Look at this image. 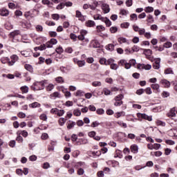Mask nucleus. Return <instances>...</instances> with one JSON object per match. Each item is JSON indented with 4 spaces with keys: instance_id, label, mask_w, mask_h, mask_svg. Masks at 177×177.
I'll list each match as a JSON object with an SVG mask.
<instances>
[{
    "instance_id": "obj_8",
    "label": "nucleus",
    "mask_w": 177,
    "mask_h": 177,
    "mask_svg": "<svg viewBox=\"0 0 177 177\" xmlns=\"http://www.w3.org/2000/svg\"><path fill=\"white\" fill-rule=\"evenodd\" d=\"M160 84L163 85L165 88H169V86H171V82L165 79H162Z\"/></svg>"
},
{
    "instance_id": "obj_24",
    "label": "nucleus",
    "mask_w": 177,
    "mask_h": 177,
    "mask_svg": "<svg viewBox=\"0 0 177 177\" xmlns=\"http://www.w3.org/2000/svg\"><path fill=\"white\" fill-rule=\"evenodd\" d=\"M145 12H146V13H151V12H154V8L153 7H146L145 8Z\"/></svg>"
},
{
    "instance_id": "obj_54",
    "label": "nucleus",
    "mask_w": 177,
    "mask_h": 177,
    "mask_svg": "<svg viewBox=\"0 0 177 177\" xmlns=\"http://www.w3.org/2000/svg\"><path fill=\"white\" fill-rule=\"evenodd\" d=\"M169 92H168V91H163L162 93V96L163 97H169Z\"/></svg>"
},
{
    "instance_id": "obj_34",
    "label": "nucleus",
    "mask_w": 177,
    "mask_h": 177,
    "mask_svg": "<svg viewBox=\"0 0 177 177\" xmlns=\"http://www.w3.org/2000/svg\"><path fill=\"white\" fill-rule=\"evenodd\" d=\"M107 50H110L111 52L114 50V44H110L106 46Z\"/></svg>"
},
{
    "instance_id": "obj_17",
    "label": "nucleus",
    "mask_w": 177,
    "mask_h": 177,
    "mask_svg": "<svg viewBox=\"0 0 177 177\" xmlns=\"http://www.w3.org/2000/svg\"><path fill=\"white\" fill-rule=\"evenodd\" d=\"M29 107H31L32 109H37V107H41V104L39 102H33L29 104Z\"/></svg>"
},
{
    "instance_id": "obj_35",
    "label": "nucleus",
    "mask_w": 177,
    "mask_h": 177,
    "mask_svg": "<svg viewBox=\"0 0 177 177\" xmlns=\"http://www.w3.org/2000/svg\"><path fill=\"white\" fill-rule=\"evenodd\" d=\"M110 31H111V34H115V32L117 31H118V28H117L115 26H112L110 28Z\"/></svg>"
},
{
    "instance_id": "obj_9",
    "label": "nucleus",
    "mask_w": 177,
    "mask_h": 177,
    "mask_svg": "<svg viewBox=\"0 0 177 177\" xmlns=\"http://www.w3.org/2000/svg\"><path fill=\"white\" fill-rule=\"evenodd\" d=\"M0 16H3V17L9 16V10L5 8L0 9Z\"/></svg>"
},
{
    "instance_id": "obj_15",
    "label": "nucleus",
    "mask_w": 177,
    "mask_h": 177,
    "mask_svg": "<svg viewBox=\"0 0 177 177\" xmlns=\"http://www.w3.org/2000/svg\"><path fill=\"white\" fill-rule=\"evenodd\" d=\"M74 127H75V122H72L71 120H69L67 122L68 129H71L72 128H74Z\"/></svg>"
},
{
    "instance_id": "obj_63",
    "label": "nucleus",
    "mask_w": 177,
    "mask_h": 177,
    "mask_svg": "<svg viewBox=\"0 0 177 177\" xmlns=\"http://www.w3.org/2000/svg\"><path fill=\"white\" fill-rule=\"evenodd\" d=\"M52 19H53V20H58L59 19V14H53Z\"/></svg>"
},
{
    "instance_id": "obj_25",
    "label": "nucleus",
    "mask_w": 177,
    "mask_h": 177,
    "mask_svg": "<svg viewBox=\"0 0 177 177\" xmlns=\"http://www.w3.org/2000/svg\"><path fill=\"white\" fill-rule=\"evenodd\" d=\"M67 121V119H65L64 118H61L59 120V124L61 127H63L64 124H66V122Z\"/></svg>"
},
{
    "instance_id": "obj_41",
    "label": "nucleus",
    "mask_w": 177,
    "mask_h": 177,
    "mask_svg": "<svg viewBox=\"0 0 177 177\" xmlns=\"http://www.w3.org/2000/svg\"><path fill=\"white\" fill-rule=\"evenodd\" d=\"M54 88H55V85L50 84L47 86L46 91H48V92H50V91H52Z\"/></svg>"
},
{
    "instance_id": "obj_43",
    "label": "nucleus",
    "mask_w": 177,
    "mask_h": 177,
    "mask_svg": "<svg viewBox=\"0 0 177 177\" xmlns=\"http://www.w3.org/2000/svg\"><path fill=\"white\" fill-rule=\"evenodd\" d=\"M103 92L106 96H109V95H110V93H111V91L110 90H109L107 88H104L103 89Z\"/></svg>"
},
{
    "instance_id": "obj_61",
    "label": "nucleus",
    "mask_w": 177,
    "mask_h": 177,
    "mask_svg": "<svg viewBox=\"0 0 177 177\" xmlns=\"http://www.w3.org/2000/svg\"><path fill=\"white\" fill-rule=\"evenodd\" d=\"M30 161H37V156L32 155L29 157Z\"/></svg>"
},
{
    "instance_id": "obj_51",
    "label": "nucleus",
    "mask_w": 177,
    "mask_h": 177,
    "mask_svg": "<svg viewBox=\"0 0 177 177\" xmlns=\"http://www.w3.org/2000/svg\"><path fill=\"white\" fill-rule=\"evenodd\" d=\"M120 26H121L122 28H128V27H129V23L124 22V23L120 25Z\"/></svg>"
},
{
    "instance_id": "obj_56",
    "label": "nucleus",
    "mask_w": 177,
    "mask_h": 177,
    "mask_svg": "<svg viewBox=\"0 0 177 177\" xmlns=\"http://www.w3.org/2000/svg\"><path fill=\"white\" fill-rule=\"evenodd\" d=\"M36 30L38 32H42L44 30V28L41 25L36 26Z\"/></svg>"
},
{
    "instance_id": "obj_18",
    "label": "nucleus",
    "mask_w": 177,
    "mask_h": 177,
    "mask_svg": "<svg viewBox=\"0 0 177 177\" xmlns=\"http://www.w3.org/2000/svg\"><path fill=\"white\" fill-rule=\"evenodd\" d=\"M10 37L15 38L17 35H20V30H15L10 33Z\"/></svg>"
},
{
    "instance_id": "obj_45",
    "label": "nucleus",
    "mask_w": 177,
    "mask_h": 177,
    "mask_svg": "<svg viewBox=\"0 0 177 177\" xmlns=\"http://www.w3.org/2000/svg\"><path fill=\"white\" fill-rule=\"evenodd\" d=\"M165 74H174V71H172V68H168L165 71Z\"/></svg>"
},
{
    "instance_id": "obj_3",
    "label": "nucleus",
    "mask_w": 177,
    "mask_h": 177,
    "mask_svg": "<svg viewBox=\"0 0 177 177\" xmlns=\"http://www.w3.org/2000/svg\"><path fill=\"white\" fill-rule=\"evenodd\" d=\"M89 138H93L95 140H100V137L99 136H96V131H92L88 132Z\"/></svg>"
},
{
    "instance_id": "obj_32",
    "label": "nucleus",
    "mask_w": 177,
    "mask_h": 177,
    "mask_svg": "<svg viewBox=\"0 0 177 177\" xmlns=\"http://www.w3.org/2000/svg\"><path fill=\"white\" fill-rule=\"evenodd\" d=\"M30 23L28 22H21V27H23V28H30Z\"/></svg>"
},
{
    "instance_id": "obj_39",
    "label": "nucleus",
    "mask_w": 177,
    "mask_h": 177,
    "mask_svg": "<svg viewBox=\"0 0 177 177\" xmlns=\"http://www.w3.org/2000/svg\"><path fill=\"white\" fill-rule=\"evenodd\" d=\"M100 64H104L105 66H107V59L106 58L102 57L100 59Z\"/></svg>"
},
{
    "instance_id": "obj_42",
    "label": "nucleus",
    "mask_w": 177,
    "mask_h": 177,
    "mask_svg": "<svg viewBox=\"0 0 177 177\" xmlns=\"http://www.w3.org/2000/svg\"><path fill=\"white\" fill-rule=\"evenodd\" d=\"M119 66H122V67H125V64H127V60L125 59H121L118 62Z\"/></svg>"
},
{
    "instance_id": "obj_19",
    "label": "nucleus",
    "mask_w": 177,
    "mask_h": 177,
    "mask_svg": "<svg viewBox=\"0 0 177 177\" xmlns=\"http://www.w3.org/2000/svg\"><path fill=\"white\" fill-rule=\"evenodd\" d=\"M124 99V95L122 94H119L116 97H115V101L118 102H122V100Z\"/></svg>"
},
{
    "instance_id": "obj_31",
    "label": "nucleus",
    "mask_w": 177,
    "mask_h": 177,
    "mask_svg": "<svg viewBox=\"0 0 177 177\" xmlns=\"http://www.w3.org/2000/svg\"><path fill=\"white\" fill-rule=\"evenodd\" d=\"M91 68L92 70H93L94 71H96L97 70L99 69V64H93L91 66Z\"/></svg>"
},
{
    "instance_id": "obj_60",
    "label": "nucleus",
    "mask_w": 177,
    "mask_h": 177,
    "mask_svg": "<svg viewBox=\"0 0 177 177\" xmlns=\"http://www.w3.org/2000/svg\"><path fill=\"white\" fill-rule=\"evenodd\" d=\"M46 48H53V44L50 41H47L46 44Z\"/></svg>"
},
{
    "instance_id": "obj_37",
    "label": "nucleus",
    "mask_w": 177,
    "mask_h": 177,
    "mask_svg": "<svg viewBox=\"0 0 177 177\" xmlns=\"http://www.w3.org/2000/svg\"><path fill=\"white\" fill-rule=\"evenodd\" d=\"M163 46L168 49L169 48L172 47V43H171L170 41H167L163 44Z\"/></svg>"
},
{
    "instance_id": "obj_53",
    "label": "nucleus",
    "mask_w": 177,
    "mask_h": 177,
    "mask_svg": "<svg viewBox=\"0 0 177 177\" xmlns=\"http://www.w3.org/2000/svg\"><path fill=\"white\" fill-rule=\"evenodd\" d=\"M114 59H109L106 61V66H111V64H113L114 63Z\"/></svg>"
},
{
    "instance_id": "obj_62",
    "label": "nucleus",
    "mask_w": 177,
    "mask_h": 177,
    "mask_svg": "<svg viewBox=\"0 0 177 177\" xmlns=\"http://www.w3.org/2000/svg\"><path fill=\"white\" fill-rule=\"evenodd\" d=\"M10 147H15L16 146V141L15 140H11L9 142Z\"/></svg>"
},
{
    "instance_id": "obj_6",
    "label": "nucleus",
    "mask_w": 177,
    "mask_h": 177,
    "mask_svg": "<svg viewBox=\"0 0 177 177\" xmlns=\"http://www.w3.org/2000/svg\"><path fill=\"white\" fill-rule=\"evenodd\" d=\"M161 62V59L157 58L155 59V62L153 64V68L155 70H158L160 68V63Z\"/></svg>"
},
{
    "instance_id": "obj_20",
    "label": "nucleus",
    "mask_w": 177,
    "mask_h": 177,
    "mask_svg": "<svg viewBox=\"0 0 177 177\" xmlns=\"http://www.w3.org/2000/svg\"><path fill=\"white\" fill-rule=\"evenodd\" d=\"M125 117V113L124 111L117 112L115 113V118H120V117Z\"/></svg>"
},
{
    "instance_id": "obj_40",
    "label": "nucleus",
    "mask_w": 177,
    "mask_h": 177,
    "mask_svg": "<svg viewBox=\"0 0 177 177\" xmlns=\"http://www.w3.org/2000/svg\"><path fill=\"white\" fill-rule=\"evenodd\" d=\"M41 3H43V5H47L48 6H49V5H53L49 0H42Z\"/></svg>"
},
{
    "instance_id": "obj_50",
    "label": "nucleus",
    "mask_w": 177,
    "mask_h": 177,
    "mask_svg": "<svg viewBox=\"0 0 177 177\" xmlns=\"http://www.w3.org/2000/svg\"><path fill=\"white\" fill-rule=\"evenodd\" d=\"M93 86H102V82L95 81L92 83Z\"/></svg>"
},
{
    "instance_id": "obj_46",
    "label": "nucleus",
    "mask_w": 177,
    "mask_h": 177,
    "mask_svg": "<svg viewBox=\"0 0 177 177\" xmlns=\"http://www.w3.org/2000/svg\"><path fill=\"white\" fill-rule=\"evenodd\" d=\"M39 118H40V120H42L43 121H46V120H48V116L46 115V114L43 113V114L40 115Z\"/></svg>"
},
{
    "instance_id": "obj_26",
    "label": "nucleus",
    "mask_w": 177,
    "mask_h": 177,
    "mask_svg": "<svg viewBox=\"0 0 177 177\" xmlns=\"http://www.w3.org/2000/svg\"><path fill=\"white\" fill-rule=\"evenodd\" d=\"M21 91L22 93H28V86H23L21 87Z\"/></svg>"
},
{
    "instance_id": "obj_16",
    "label": "nucleus",
    "mask_w": 177,
    "mask_h": 177,
    "mask_svg": "<svg viewBox=\"0 0 177 177\" xmlns=\"http://www.w3.org/2000/svg\"><path fill=\"white\" fill-rule=\"evenodd\" d=\"M176 109V108H173L170 110V113L167 114V115L169 117H176V113H175Z\"/></svg>"
},
{
    "instance_id": "obj_13",
    "label": "nucleus",
    "mask_w": 177,
    "mask_h": 177,
    "mask_svg": "<svg viewBox=\"0 0 177 177\" xmlns=\"http://www.w3.org/2000/svg\"><path fill=\"white\" fill-rule=\"evenodd\" d=\"M86 27H95V23L93 20H88L85 23Z\"/></svg>"
},
{
    "instance_id": "obj_21",
    "label": "nucleus",
    "mask_w": 177,
    "mask_h": 177,
    "mask_svg": "<svg viewBox=\"0 0 177 177\" xmlns=\"http://www.w3.org/2000/svg\"><path fill=\"white\" fill-rule=\"evenodd\" d=\"M24 67H25L26 70H27V71H29L30 73H32V71H33L32 66H31L28 64H25Z\"/></svg>"
},
{
    "instance_id": "obj_48",
    "label": "nucleus",
    "mask_w": 177,
    "mask_h": 177,
    "mask_svg": "<svg viewBox=\"0 0 177 177\" xmlns=\"http://www.w3.org/2000/svg\"><path fill=\"white\" fill-rule=\"evenodd\" d=\"M48 138H49V136L48 135V133H44L41 134V138L42 139V140H46Z\"/></svg>"
},
{
    "instance_id": "obj_58",
    "label": "nucleus",
    "mask_w": 177,
    "mask_h": 177,
    "mask_svg": "<svg viewBox=\"0 0 177 177\" xmlns=\"http://www.w3.org/2000/svg\"><path fill=\"white\" fill-rule=\"evenodd\" d=\"M157 125H160V127H165V122L161 121V120H157L156 121Z\"/></svg>"
},
{
    "instance_id": "obj_23",
    "label": "nucleus",
    "mask_w": 177,
    "mask_h": 177,
    "mask_svg": "<svg viewBox=\"0 0 177 177\" xmlns=\"http://www.w3.org/2000/svg\"><path fill=\"white\" fill-rule=\"evenodd\" d=\"M144 53L145 56H151V55L153 54V51L150 49H145Z\"/></svg>"
},
{
    "instance_id": "obj_12",
    "label": "nucleus",
    "mask_w": 177,
    "mask_h": 177,
    "mask_svg": "<svg viewBox=\"0 0 177 177\" xmlns=\"http://www.w3.org/2000/svg\"><path fill=\"white\" fill-rule=\"evenodd\" d=\"M50 99H56V97H58L59 99H60L62 97V95L59 92H54L50 95Z\"/></svg>"
},
{
    "instance_id": "obj_4",
    "label": "nucleus",
    "mask_w": 177,
    "mask_h": 177,
    "mask_svg": "<svg viewBox=\"0 0 177 177\" xmlns=\"http://www.w3.org/2000/svg\"><path fill=\"white\" fill-rule=\"evenodd\" d=\"M17 60H19V57L16 55H13L11 56V61H8V65L13 66V64H15Z\"/></svg>"
},
{
    "instance_id": "obj_2",
    "label": "nucleus",
    "mask_w": 177,
    "mask_h": 177,
    "mask_svg": "<svg viewBox=\"0 0 177 177\" xmlns=\"http://www.w3.org/2000/svg\"><path fill=\"white\" fill-rule=\"evenodd\" d=\"M137 117L138 118H143L144 120H147V121H151L153 119L151 118V116H149L146 115L145 113H137Z\"/></svg>"
},
{
    "instance_id": "obj_55",
    "label": "nucleus",
    "mask_w": 177,
    "mask_h": 177,
    "mask_svg": "<svg viewBox=\"0 0 177 177\" xmlns=\"http://www.w3.org/2000/svg\"><path fill=\"white\" fill-rule=\"evenodd\" d=\"M111 70H118V65L117 64H114V63L111 64Z\"/></svg>"
},
{
    "instance_id": "obj_44",
    "label": "nucleus",
    "mask_w": 177,
    "mask_h": 177,
    "mask_svg": "<svg viewBox=\"0 0 177 177\" xmlns=\"http://www.w3.org/2000/svg\"><path fill=\"white\" fill-rule=\"evenodd\" d=\"M165 143L167 145H169L170 146H174V145H175V141L172 140H166Z\"/></svg>"
},
{
    "instance_id": "obj_27",
    "label": "nucleus",
    "mask_w": 177,
    "mask_h": 177,
    "mask_svg": "<svg viewBox=\"0 0 177 177\" xmlns=\"http://www.w3.org/2000/svg\"><path fill=\"white\" fill-rule=\"evenodd\" d=\"M96 28H97V32H100L104 31L106 30V28H104V26H103L102 25L97 26Z\"/></svg>"
},
{
    "instance_id": "obj_28",
    "label": "nucleus",
    "mask_w": 177,
    "mask_h": 177,
    "mask_svg": "<svg viewBox=\"0 0 177 177\" xmlns=\"http://www.w3.org/2000/svg\"><path fill=\"white\" fill-rule=\"evenodd\" d=\"M56 82H58V84H64V79H63L62 77H57L55 78Z\"/></svg>"
},
{
    "instance_id": "obj_64",
    "label": "nucleus",
    "mask_w": 177,
    "mask_h": 177,
    "mask_svg": "<svg viewBox=\"0 0 177 177\" xmlns=\"http://www.w3.org/2000/svg\"><path fill=\"white\" fill-rule=\"evenodd\" d=\"M130 17L131 20H138V15L136 14H131Z\"/></svg>"
},
{
    "instance_id": "obj_22",
    "label": "nucleus",
    "mask_w": 177,
    "mask_h": 177,
    "mask_svg": "<svg viewBox=\"0 0 177 177\" xmlns=\"http://www.w3.org/2000/svg\"><path fill=\"white\" fill-rule=\"evenodd\" d=\"M91 155L93 156V157H100V156H102V151H92L91 152Z\"/></svg>"
},
{
    "instance_id": "obj_30",
    "label": "nucleus",
    "mask_w": 177,
    "mask_h": 177,
    "mask_svg": "<svg viewBox=\"0 0 177 177\" xmlns=\"http://www.w3.org/2000/svg\"><path fill=\"white\" fill-rule=\"evenodd\" d=\"M147 21L148 22V23H154V18H153V15H149L148 16H147Z\"/></svg>"
},
{
    "instance_id": "obj_52",
    "label": "nucleus",
    "mask_w": 177,
    "mask_h": 177,
    "mask_svg": "<svg viewBox=\"0 0 177 177\" xmlns=\"http://www.w3.org/2000/svg\"><path fill=\"white\" fill-rule=\"evenodd\" d=\"M153 147L154 150H158V149H160V147H161V144L155 143L153 145Z\"/></svg>"
},
{
    "instance_id": "obj_57",
    "label": "nucleus",
    "mask_w": 177,
    "mask_h": 177,
    "mask_svg": "<svg viewBox=\"0 0 177 177\" xmlns=\"http://www.w3.org/2000/svg\"><path fill=\"white\" fill-rule=\"evenodd\" d=\"M63 51H64L63 48H62L61 46H59L56 49V52L57 53H58V55H61V53H63Z\"/></svg>"
},
{
    "instance_id": "obj_47",
    "label": "nucleus",
    "mask_w": 177,
    "mask_h": 177,
    "mask_svg": "<svg viewBox=\"0 0 177 177\" xmlns=\"http://www.w3.org/2000/svg\"><path fill=\"white\" fill-rule=\"evenodd\" d=\"M59 111V109L57 108H53L50 111V113L51 114H55L57 115V112Z\"/></svg>"
},
{
    "instance_id": "obj_33",
    "label": "nucleus",
    "mask_w": 177,
    "mask_h": 177,
    "mask_svg": "<svg viewBox=\"0 0 177 177\" xmlns=\"http://www.w3.org/2000/svg\"><path fill=\"white\" fill-rule=\"evenodd\" d=\"M73 115H75L76 117H80V115H81V111L80 109H75L73 111Z\"/></svg>"
},
{
    "instance_id": "obj_59",
    "label": "nucleus",
    "mask_w": 177,
    "mask_h": 177,
    "mask_svg": "<svg viewBox=\"0 0 177 177\" xmlns=\"http://www.w3.org/2000/svg\"><path fill=\"white\" fill-rule=\"evenodd\" d=\"M104 23H105L106 27H110V26H111V21H110V19L109 18H106V20L105 21Z\"/></svg>"
},
{
    "instance_id": "obj_7",
    "label": "nucleus",
    "mask_w": 177,
    "mask_h": 177,
    "mask_svg": "<svg viewBox=\"0 0 177 177\" xmlns=\"http://www.w3.org/2000/svg\"><path fill=\"white\" fill-rule=\"evenodd\" d=\"M131 153L133 154H137L139 152V147L137 145H132L130 147Z\"/></svg>"
},
{
    "instance_id": "obj_5",
    "label": "nucleus",
    "mask_w": 177,
    "mask_h": 177,
    "mask_svg": "<svg viewBox=\"0 0 177 177\" xmlns=\"http://www.w3.org/2000/svg\"><path fill=\"white\" fill-rule=\"evenodd\" d=\"M74 63L77 64L79 67H84L85 66V61L84 60H78L77 58L73 59Z\"/></svg>"
},
{
    "instance_id": "obj_1",
    "label": "nucleus",
    "mask_w": 177,
    "mask_h": 177,
    "mask_svg": "<svg viewBox=\"0 0 177 177\" xmlns=\"http://www.w3.org/2000/svg\"><path fill=\"white\" fill-rule=\"evenodd\" d=\"M34 86H37V89H39V91H41V89H45V81L36 82L34 83Z\"/></svg>"
},
{
    "instance_id": "obj_14",
    "label": "nucleus",
    "mask_w": 177,
    "mask_h": 177,
    "mask_svg": "<svg viewBox=\"0 0 177 177\" xmlns=\"http://www.w3.org/2000/svg\"><path fill=\"white\" fill-rule=\"evenodd\" d=\"M118 42H120V44H127L128 45H129V41L128 40H127L126 38L124 37H119L118 39Z\"/></svg>"
},
{
    "instance_id": "obj_11",
    "label": "nucleus",
    "mask_w": 177,
    "mask_h": 177,
    "mask_svg": "<svg viewBox=\"0 0 177 177\" xmlns=\"http://www.w3.org/2000/svg\"><path fill=\"white\" fill-rule=\"evenodd\" d=\"M151 88H152V89H153L154 91H156V92H161V90L160 89V84H152L151 85Z\"/></svg>"
},
{
    "instance_id": "obj_10",
    "label": "nucleus",
    "mask_w": 177,
    "mask_h": 177,
    "mask_svg": "<svg viewBox=\"0 0 177 177\" xmlns=\"http://www.w3.org/2000/svg\"><path fill=\"white\" fill-rule=\"evenodd\" d=\"M102 9L104 13H109V12H110V7L106 3H102Z\"/></svg>"
},
{
    "instance_id": "obj_29",
    "label": "nucleus",
    "mask_w": 177,
    "mask_h": 177,
    "mask_svg": "<svg viewBox=\"0 0 177 177\" xmlns=\"http://www.w3.org/2000/svg\"><path fill=\"white\" fill-rule=\"evenodd\" d=\"M66 113V111H64V109H58V112L57 113V115H58V117H63V115H64V113Z\"/></svg>"
},
{
    "instance_id": "obj_49",
    "label": "nucleus",
    "mask_w": 177,
    "mask_h": 177,
    "mask_svg": "<svg viewBox=\"0 0 177 177\" xmlns=\"http://www.w3.org/2000/svg\"><path fill=\"white\" fill-rule=\"evenodd\" d=\"M144 92H146L147 95H151L153 92L151 91V88L147 87L145 90H144Z\"/></svg>"
},
{
    "instance_id": "obj_38",
    "label": "nucleus",
    "mask_w": 177,
    "mask_h": 177,
    "mask_svg": "<svg viewBox=\"0 0 177 177\" xmlns=\"http://www.w3.org/2000/svg\"><path fill=\"white\" fill-rule=\"evenodd\" d=\"M85 95V93L81 90H77L75 96H84Z\"/></svg>"
},
{
    "instance_id": "obj_36",
    "label": "nucleus",
    "mask_w": 177,
    "mask_h": 177,
    "mask_svg": "<svg viewBox=\"0 0 177 177\" xmlns=\"http://www.w3.org/2000/svg\"><path fill=\"white\" fill-rule=\"evenodd\" d=\"M78 142L80 143V145H86L88 140L85 138L79 139Z\"/></svg>"
}]
</instances>
